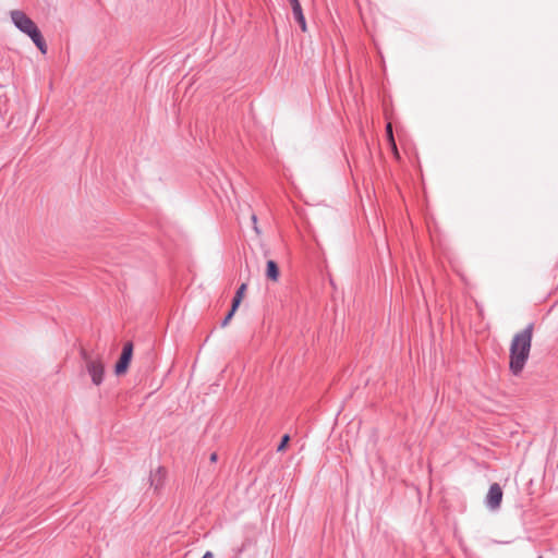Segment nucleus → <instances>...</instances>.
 I'll return each instance as SVG.
<instances>
[{
  "label": "nucleus",
  "mask_w": 558,
  "mask_h": 558,
  "mask_svg": "<svg viewBox=\"0 0 558 558\" xmlns=\"http://www.w3.org/2000/svg\"><path fill=\"white\" fill-rule=\"evenodd\" d=\"M534 323L527 324L521 331L517 332L510 343L509 369L518 376L522 373L532 347Z\"/></svg>",
  "instance_id": "1"
},
{
  "label": "nucleus",
  "mask_w": 558,
  "mask_h": 558,
  "mask_svg": "<svg viewBox=\"0 0 558 558\" xmlns=\"http://www.w3.org/2000/svg\"><path fill=\"white\" fill-rule=\"evenodd\" d=\"M11 20L15 27L26 34L43 54L47 53V44L35 22L23 11L13 10L10 12Z\"/></svg>",
  "instance_id": "2"
},
{
  "label": "nucleus",
  "mask_w": 558,
  "mask_h": 558,
  "mask_svg": "<svg viewBox=\"0 0 558 558\" xmlns=\"http://www.w3.org/2000/svg\"><path fill=\"white\" fill-rule=\"evenodd\" d=\"M81 357L85 364L87 373L92 378L93 384L96 386H100L104 381L105 376V364L101 355L82 349Z\"/></svg>",
  "instance_id": "3"
},
{
  "label": "nucleus",
  "mask_w": 558,
  "mask_h": 558,
  "mask_svg": "<svg viewBox=\"0 0 558 558\" xmlns=\"http://www.w3.org/2000/svg\"><path fill=\"white\" fill-rule=\"evenodd\" d=\"M133 355V343L128 341L124 343L122 353L120 355L119 361L116 364L114 372L117 375H122L128 371L130 362Z\"/></svg>",
  "instance_id": "4"
},
{
  "label": "nucleus",
  "mask_w": 558,
  "mask_h": 558,
  "mask_svg": "<svg viewBox=\"0 0 558 558\" xmlns=\"http://www.w3.org/2000/svg\"><path fill=\"white\" fill-rule=\"evenodd\" d=\"M502 489L498 483H494L489 486L488 493L486 495V506L490 510H497L500 508L502 500Z\"/></svg>",
  "instance_id": "5"
},
{
  "label": "nucleus",
  "mask_w": 558,
  "mask_h": 558,
  "mask_svg": "<svg viewBox=\"0 0 558 558\" xmlns=\"http://www.w3.org/2000/svg\"><path fill=\"white\" fill-rule=\"evenodd\" d=\"M289 1L291 4V8H292V14H293L294 20L300 25L302 32H306V29H307L306 20L303 14V10H302L300 1L299 0H289Z\"/></svg>",
  "instance_id": "6"
},
{
  "label": "nucleus",
  "mask_w": 558,
  "mask_h": 558,
  "mask_svg": "<svg viewBox=\"0 0 558 558\" xmlns=\"http://www.w3.org/2000/svg\"><path fill=\"white\" fill-rule=\"evenodd\" d=\"M166 474L167 471L163 466H158L156 471L150 473V486H153L156 492L163 487Z\"/></svg>",
  "instance_id": "7"
},
{
  "label": "nucleus",
  "mask_w": 558,
  "mask_h": 558,
  "mask_svg": "<svg viewBox=\"0 0 558 558\" xmlns=\"http://www.w3.org/2000/svg\"><path fill=\"white\" fill-rule=\"evenodd\" d=\"M279 276H280V271H279L278 264L275 260L269 259L266 265L267 279L276 282V281H278Z\"/></svg>",
  "instance_id": "8"
},
{
  "label": "nucleus",
  "mask_w": 558,
  "mask_h": 558,
  "mask_svg": "<svg viewBox=\"0 0 558 558\" xmlns=\"http://www.w3.org/2000/svg\"><path fill=\"white\" fill-rule=\"evenodd\" d=\"M289 440H290V436L288 434L283 435L281 438V441L277 448V451H282L286 448V446L288 445Z\"/></svg>",
  "instance_id": "9"
},
{
  "label": "nucleus",
  "mask_w": 558,
  "mask_h": 558,
  "mask_svg": "<svg viewBox=\"0 0 558 558\" xmlns=\"http://www.w3.org/2000/svg\"><path fill=\"white\" fill-rule=\"evenodd\" d=\"M251 221H252L253 229H254L255 233L257 235H259L260 234V230H259L258 225H257V216L254 213L251 215Z\"/></svg>",
  "instance_id": "10"
},
{
  "label": "nucleus",
  "mask_w": 558,
  "mask_h": 558,
  "mask_svg": "<svg viewBox=\"0 0 558 558\" xmlns=\"http://www.w3.org/2000/svg\"><path fill=\"white\" fill-rule=\"evenodd\" d=\"M386 132H387V135L390 140V142L392 143L393 147L396 148V144H395V140H393V134H392V126H391V123H388L387 126H386Z\"/></svg>",
  "instance_id": "11"
},
{
  "label": "nucleus",
  "mask_w": 558,
  "mask_h": 558,
  "mask_svg": "<svg viewBox=\"0 0 558 558\" xmlns=\"http://www.w3.org/2000/svg\"><path fill=\"white\" fill-rule=\"evenodd\" d=\"M246 288H247L246 283H242V284L238 288V290H236V292H235V295H234V296L240 298V299H243V294H244V292H245Z\"/></svg>",
  "instance_id": "12"
},
{
  "label": "nucleus",
  "mask_w": 558,
  "mask_h": 558,
  "mask_svg": "<svg viewBox=\"0 0 558 558\" xmlns=\"http://www.w3.org/2000/svg\"><path fill=\"white\" fill-rule=\"evenodd\" d=\"M234 313H235V312H233V311H231V310L228 312V314L226 315V317H225V318H223V320L221 322V327H226V326L229 324V322H230V320H231V318L233 317Z\"/></svg>",
  "instance_id": "13"
},
{
  "label": "nucleus",
  "mask_w": 558,
  "mask_h": 558,
  "mask_svg": "<svg viewBox=\"0 0 558 558\" xmlns=\"http://www.w3.org/2000/svg\"><path fill=\"white\" fill-rule=\"evenodd\" d=\"M241 301H242V299L233 296L232 305H231V311L236 312Z\"/></svg>",
  "instance_id": "14"
},
{
  "label": "nucleus",
  "mask_w": 558,
  "mask_h": 558,
  "mask_svg": "<svg viewBox=\"0 0 558 558\" xmlns=\"http://www.w3.org/2000/svg\"><path fill=\"white\" fill-rule=\"evenodd\" d=\"M217 460H218V454H217V452H213V453H210V456H209V461H210L211 463H215V462H217Z\"/></svg>",
  "instance_id": "15"
},
{
  "label": "nucleus",
  "mask_w": 558,
  "mask_h": 558,
  "mask_svg": "<svg viewBox=\"0 0 558 558\" xmlns=\"http://www.w3.org/2000/svg\"><path fill=\"white\" fill-rule=\"evenodd\" d=\"M202 558H214V555L211 551H206Z\"/></svg>",
  "instance_id": "16"
},
{
  "label": "nucleus",
  "mask_w": 558,
  "mask_h": 558,
  "mask_svg": "<svg viewBox=\"0 0 558 558\" xmlns=\"http://www.w3.org/2000/svg\"><path fill=\"white\" fill-rule=\"evenodd\" d=\"M538 558H543L542 556H539Z\"/></svg>",
  "instance_id": "17"
}]
</instances>
